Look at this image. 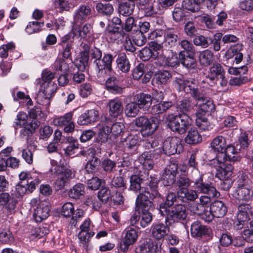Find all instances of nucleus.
I'll return each instance as SVG.
<instances>
[{
    "instance_id": "obj_12",
    "label": "nucleus",
    "mask_w": 253,
    "mask_h": 253,
    "mask_svg": "<svg viewBox=\"0 0 253 253\" xmlns=\"http://www.w3.org/2000/svg\"><path fill=\"white\" fill-rule=\"evenodd\" d=\"M179 40L176 29L172 28H166L164 31V40L162 46L167 49L174 47L177 45Z\"/></svg>"
},
{
    "instance_id": "obj_11",
    "label": "nucleus",
    "mask_w": 253,
    "mask_h": 253,
    "mask_svg": "<svg viewBox=\"0 0 253 253\" xmlns=\"http://www.w3.org/2000/svg\"><path fill=\"white\" fill-rule=\"evenodd\" d=\"M75 36L74 33H70L61 39V42L59 45L62 47L60 52L64 58H71L72 50L74 45Z\"/></svg>"
},
{
    "instance_id": "obj_18",
    "label": "nucleus",
    "mask_w": 253,
    "mask_h": 253,
    "mask_svg": "<svg viewBox=\"0 0 253 253\" xmlns=\"http://www.w3.org/2000/svg\"><path fill=\"white\" fill-rule=\"evenodd\" d=\"M58 167L55 168L53 169H51L52 173L58 174V180H56V184L60 189L63 188L68 180L73 178L74 174L70 169H65L63 171L58 172Z\"/></svg>"
},
{
    "instance_id": "obj_39",
    "label": "nucleus",
    "mask_w": 253,
    "mask_h": 253,
    "mask_svg": "<svg viewBox=\"0 0 253 253\" xmlns=\"http://www.w3.org/2000/svg\"><path fill=\"white\" fill-rule=\"evenodd\" d=\"M143 179L138 175H132L130 177V185L128 190L135 193L140 192L143 188L141 187V183Z\"/></svg>"
},
{
    "instance_id": "obj_38",
    "label": "nucleus",
    "mask_w": 253,
    "mask_h": 253,
    "mask_svg": "<svg viewBox=\"0 0 253 253\" xmlns=\"http://www.w3.org/2000/svg\"><path fill=\"white\" fill-rule=\"evenodd\" d=\"M189 93H190L192 97L197 101V103L201 102H204L206 100L207 96L199 88L196 82L193 84L191 87H190Z\"/></svg>"
},
{
    "instance_id": "obj_22",
    "label": "nucleus",
    "mask_w": 253,
    "mask_h": 253,
    "mask_svg": "<svg viewBox=\"0 0 253 253\" xmlns=\"http://www.w3.org/2000/svg\"><path fill=\"white\" fill-rule=\"evenodd\" d=\"M108 106L110 115L113 118L119 116L123 112L122 101L118 98L110 100L108 103Z\"/></svg>"
},
{
    "instance_id": "obj_58",
    "label": "nucleus",
    "mask_w": 253,
    "mask_h": 253,
    "mask_svg": "<svg viewBox=\"0 0 253 253\" xmlns=\"http://www.w3.org/2000/svg\"><path fill=\"white\" fill-rule=\"evenodd\" d=\"M44 22L37 21L30 22L26 28V31L29 34L39 32L42 30L41 28L43 26Z\"/></svg>"
},
{
    "instance_id": "obj_52",
    "label": "nucleus",
    "mask_w": 253,
    "mask_h": 253,
    "mask_svg": "<svg viewBox=\"0 0 253 253\" xmlns=\"http://www.w3.org/2000/svg\"><path fill=\"white\" fill-rule=\"evenodd\" d=\"M158 56V53H155L150 47H145L139 50V56L144 61L149 60L151 58H156Z\"/></svg>"
},
{
    "instance_id": "obj_7",
    "label": "nucleus",
    "mask_w": 253,
    "mask_h": 253,
    "mask_svg": "<svg viewBox=\"0 0 253 253\" xmlns=\"http://www.w3.org/2000/svg\"><path fill=\"white\" fill-rule=\"evenodd\" d=\"M181 139L177 137H169L163 143L161 148L162 153L167 155H172L180 153L183 150Z\"/></svg>"
},
{
    "instance_id": "obj_20",
    "label": "nucleus",
    "mask_w": 253,
    "mask_h": 253,
    "mask_svg": "<svg viewBox=\"0 0 253 253\" xmlns=\"http://www.w3.org/2000/svg\"><path fill=\"white\" fill-rule=\"evenodd\" d=\"M223 160L225 159L229 162H239L241 159V156L235 147L229 143L223 151Z\"/></svg>"
},
{
    "instance_id": "obj_54",
    "label": "nucleus",
    "mask_w": 253,
    "mask_h": 253,
    "mask_svg": "<svg viewBox=\"0 0 253 253\" xmlns=\"http://www.w3.org/2000/svg\"><path fill=\"white\" fill-rule=\"evenodd\" d=\"M72 117L73 113L69 112L64 116L54 118L53 122L55 126H64L72 121Z\"/></svg>"
},
{
    "instance_id": "obj_32",
    "label": "nucleus",
    "mask_w": 253,
    "mask_h": 253,
    "mask_svg": "<svg viewBox=\"0 0 253 253\" xmlns=\"http://www.w3.org/2000/svg\"><path fill=\"white\" fill-rule=\"evenodd\" d=\"M123 171V169H120L119 170L120 176H114L112 178L110 183L111 188H122L123 190L126 188V181L123 177L125 176V171Z\"/></svg>"
},
{
    "instance_id": "obj_17",
    "label": "nucleus",
    "mask_w": 253,
    "mask_h": 253,
    "mask_svg": "<svg viewBox=\"0 0 253 253\" xmlns=\"http://www.w3.org/2000/svg\"><path fill=\"white\" fill-rule=\"evenodd\" d=\"M137 237V232L135 229L131 228L126 230V235L120 243L121 251L123 252L127 251L129 247L136 242Z\"/></svg>"
},
{
    "instance_id": "obj_37",
    "label": "nucleus",
    "mask_w": 253,
    "mask_h": 253,
    "mask_svg": "<svg viewBox=\"0 0 253 253\" xmlns=\"http://www.w3.org/2000/svg\"><path fill=\"white\" fill-rule=\"evenodd\" d=\"M251 189V188L237 187L233 196L239 201L247 202L252 198Z\"/></svg>"
},
{
    "instance_id": "obj_56",
    "label": "nucleus",
    "mask_w": 253,
    "mask_h": 253,
    "mask_svg": "<svg viewBox=\"0 0 253 253\" xmlns=\"http://www.w3.org/2000/svg\"><path fill=\"white\" fill-rule=\"evenodd\" d=\"M111 133V128L106 125L101 126L99 128L98 137L101 142L107 141L109 135Z\"/></svg>"
},
{
    "instance_id": "obj_43",
    "label": "nucleus",
    "mask_w": 253,
    "mask_h": 253,
    "mask_svg": "<svg viewBox=\"0 0 253 253\" xmlns=\"http://www.w3.org/2000/svg\"><path fill=\"white\" fill-rule=\"evenodd\" d=\"M171 77V73L166 70L159 71L155 75L156 83L158 85L170 82Z\"/></svg>"
},
{
    "instance_id": "obj_25",
    "label": "nucleus",
    "mask_w": 253,
    "mask_h": 253,
    "mask_svg": "<svg viewBox=\"0 0 253 253\" xmlns=\"http://www.w3.org/2000/svg\"><path fill=\"white\" fill-rule=\"evenodd\" d=\"M17 202L18 200L12 193L10 195L9 193L3 192L0 194V205L6 206L10 210L15 208Z\"/></svg>"
},
{
    "instance_id": "obj_45",
    "label": "nucleus",
    "mask_w": 253,
    "mask_h": 253,
    "mask_svg": "<svg viewBox=\"0 0 253 253\" xmlns=\"http://www.w3.org/2000/svg\"><path fill=\"white\" fill-rule=\"evenodd\" d=\"M213 161L214 164H216L223 170L224 175L232 172L234 169V167L229 162L226 161L224 162V160H223V159L219 160V156L213 159Z\"/></svg>"
},
{
    "instance_id": "obj_23",
    "label": "nucleus",
    "mask_w": 253,
    "mask_h": 253,
    "mask_svg": "<svg viewBox=\"0 0 253 253\" xmlns=\"http://www.w3.org/2000/svg\"><path fill=\"white\" fill-rule=\"evenodd\" d=\"M228 143V140L224 136L218 135L212 140L211 146L213 151L219 153V155H223V151Z\"/></svg>"
},
{
    "instance_id": "obj_59",
    "label": "nucleus",
    "mask_w": 253,
    "mask_h": 253,
    "mask_svg": "<svg viewBox=\"0 0 253 253\" xmlns=\"http://www.w3.org/2000/svg\"><path fill=\"white\" fill-rule=\"evenodd\" d=\"M66 143L68 146L63 149L66 155H70L72 151L79 148V144L78 140L72 137L67 138Z\"/></svg>"
},
{
    "instance_id": "obj_64",
    "label": "nucleus",
    "mask_w": 253,
    "mask_h": 253,
    "mask_svg": "<svg viewBox=\"0 0 253 253\" xmlns=\"http://www.w3.org/2000/svg\"><path fill=\"white\" fill-rule=\"evenodd\" d=\"M125 125L122 122H116L111 126V133L115 137L121 136L123 133L125 129Z\"/></svg>"
},
{
    "instance_id": "obj_33",
    "label": "nucleus",
    "mask_w": 253,
    "mask_h": 253,
    "mask_svg": "<svg viewBox=\"0 0 253 253\" xmlns=\"http://www.w3.org/2000/svg\"><path fill=\"white\" fill-rule=\"evenodd\" d=\"M50 90L48 88L44 89L43 91H39L36 97L37 103L44 107L45 109L48 108L50 104V98L49 92Z\"/></svg>"
},
{
    "instance_id": "obj_34",
    "label": "nucleus",
    "mask_w": 253,
    "mask_h": 253,
    "mask_svg": "<svg viewBox=\"0 0 253 253\" xmlns=\"http://www.w3.org/2000/svg\"><path fill=\"white\" fill-rule=\"evenodd\" d=\"M135 102L140 109L145 106H150L152 104V97L150 94L144 93H140L134 96Z\"/></svg>"
},
{
    "instance_id": "obj_44",
    "label": "nucleus",
    "mask_w": 253,
    "mask_h": 253,
    "mask_svg": "<svg viewBox=\"0 0 253 253\" xmlns=\"http://www.w3.org/2000/svg\"><path fill=\"white\" fill-rule=\"evenodd\" d=\"M199 60L201 64L204 66H210L213 61V53L210 50H205L200 53Z\"/></svg>"
},
{
    "instance_id": "obj_9",
    "label": "nucleus",
    "mask_w": 253,
    "mask_h": 253,
    "mask_svg": "<svg viewBox=\"0 0 253 253\" xmlns=\"http://www.w3.org/2000/svg\"><path fill=\"white\" fill-rule=\"evenodd\" d=\"M157 198V197H152L150 192L145 189L144 191H142L137 195L136 200V206L142 211L151 210L154 206V199Z\"/></svg>"
},
{
    "instance_id": "obj_31",
    "label": "nucleus",
    "mask_w": 253,
    "mask_h": 253,
    "mask_svg": "<svg viewBox=\"0 0 253 253\" xmlns=\"http://www.w3.org/2000/svg\"><path fill=\"white\" fill-rule=\"evenodd\" d=\"M202 138L195 127H191L184 138L185 142L190 145H195L202 141Z\"/></svg>"
},
{
    "instance_id": "obj_51",
    "label": "nucleus",
    "mask_w": 253,
    "mask_h": 253,
    "mask_svg": "<svg viewBox=\"0 0 253 253\" xmlns=\"http://www.w3.org/2000/svg\"><path fill=\"white\" fill-rule=\"evenodd\" d=\"M101 164L103 170L107 173H114L116 170V162L109 158L104 159Z\"/></svg>"
},
{
    "instance_id": "obj_63",
    "label": "nucleus",
    "mask_w": 253,
    "mask_h": 253,
    "mask_svg": "<svg viewBox=\"0 0 253 253\" xmlns=\"http://www.w3.org/2000/svg\"><path fill=\"white\" fill-rule=\"evenodd\" d=\"M132 41L137 46H142L146 42L145 36L140 32L136 31L134 35L132 36Z\"/></svg>"
},
{
    "instance_id": "obj_53",
    "label": "nucleus",
    "mask_w": 253,
    "mask_h": 253,
    "mask_svg": "<svg viewBox=\"0 0 253 253\" xmlns=\"http://www.w3.org/2000/svg\"><path fill=\"white\" fill-rule=\"evenodd\" d=\"M97 197L102 204H106L111 198V191L106 186H102L98 192Z\"/></svg>"
},
{
    "instance_id": "obj_61",
    "label": "nucleus",
    "mask_w": 253,
    "mask_h": 253,
    "mask_svg": "<svg viewBox=\"0 0 253 253\" xmlns=\"http://www.w3.org/2000/svg\"><path fill=\"white\" fill-rule=\"evenodd\" d=\"M96 8L99 12L107 16L111 15L114 11L112 4L110 3H98L96 5Z\"/></svg>"
},
{
    "instance_id": "obj_19",
    "label": "nucleus",
    "mask_w": 253,
    "mask_h": 253,
    "mask_svg": "<svg viewBox=\"0 0 253 253\" xmlns=\"http://www.w3.org/2000/svg\"><path fill=\"white\" fill-rule=\"evenodd\" d=\"M197 104L192 102L188 98H184L178 102L177 104V111L179 114L189 115L195 111V107Z\"/></svg>"
},
{
    "instance_id": "obj_13",
    "label": "nucleus",
    "mask_w": 253,
    "mask_h": 253,
    "mask_svg": "<svg viewBox=\"0 0 253 253\" xmlns=\"http://www.w3.org/2000/svg\"><path fill=\"white\" fill-rule=\"evenodd\" d=\"M92 15L91 7L88 5L82 4L75 11L74 14L75 24H82L86 21Z\"/></svg>"
},
{
    "instance_id": "obj_8",
    "label": "nucleus",
    "mask_w": 253,
    "mask_h": 253,
    "mask_svg": "<svg viewBox=\"0 0 253 253\" xmlns=\"http://www.w3.org/2000/svg\"><path fill=\"white\" fill-rule=\"evenodd\" d=\"M150 210L135 212L130 219L131 225L135 226L137 228L141 227L145 228L147 226L152 220L153 215Z\"/></svg>"
},
{
    "instance_id": "obj_1",
    "label": "nucleus",
    "mask_w": 253,
    "mask_h": 253,
    "mask_svg": "<svg viewBox=\"0 0 253 253\" xmlns=\"http://www.w3.org/2000/svg\"><path fill=\"white\" fill-rule=\"evenodd\" d=\"M90 60L95 65L97 70L98 78L102 79L110 75L113 71L112 63L114 60L113 56L110 53H104L98 48L89 47Z\"/></svg>"
},
{
    "instance_id": "obj_60",
    "label": "nucleus",
    "mask_w": 253,
    "mask_h": 253,
    "mask_svg": "<svg viewBox=\"0 0 253 253\" xmlns=\"http://www.w3.org/2000/svg\"><path fill=\"white\" fill-rule=\"evenodd\" d=\"M178 44L183 50L184 54L195 53V48L193 44L189 41L186 40H180L178 42Z\"/></svg>"
},
{
    "instance_id": "obj_50",
    "label": "nucleus",
    "mask_w": 253,
    "mask_h": 253,
    "mask_svg": "<svg viewBox=\"0 0 253 253\" xmlns=\"http://www.w3.org/2000/svg\"><path fill=\"white\" fill-rule=\"evenodd\" d=\"M89 57V46L87 44H84L83 46V50L81 52V57L79 58L83 62V65L80 67L81 70H85L87 67Z\"/></svg>"
},
{
    "instance_id": "obj_14",
    "label": "nucleus",
    "mask_w": 253,
    "mask_h": 253,
    "mask_svg": "<svg viewBox=\"0 0 253 253\" xmlns=\"http://www.w3.org/2000/svg\"><path fill=\"white\" fill-rule=\"evenodd\" d=\"M99 119V112L95 109L86 110L78 118L77 123L79 125H88L96 122Z\"/></svg>"
},
{
    "instance_id": "obj_10",
    "label": "nucleus",
    "mask_w": 253,
    "mask_h": 253,
    "mask_svg": "<svg viewBox=\"0 0 253 253\" xmlns=\"http://www.w3.org/2000/svg\"><path fill=\"white\" fill-rule=\"evenodd\" d=\"M177 171V164L171 163L168 166L161 176V180L162 184L165 186H169L173 184H174Z\"/></svg>"
},
{
    "instance_id": "obj_36",
    "label": "nucleus",
    "mask_w": 253,
    "mask_h": 253,
    "mask_svg": "<svg viewBox=\"0 0 253 253\" xmlns=\"http://www.w3.org/2000/svg\"><path fill=\"white\" fill-rule=\"evenodd\" d=\"M162 154L161 148H157L155 149L150 150L149 151H145L141 154V159H147L151 160V161L157 163L158 160L161 157Z\"/></svg>"
},
{
    "instance_id": "obj_29",
    "label": "nucleus",
    "mask_w": 253,
    "mask_h": 253,
    "mask_svg": "<svg viewBox=\"0 0 253 253\" xmlns=\"http://www.w3.org/2000/svg\"><path fill=\"white\" fill-rule=\"evenodd\" d=\"M252 208L249 204H243L238 206V212L237 214L238 220L242 222L249 221L250 215L251 214Z\"/></svg>"
},
{
    "instance_id": "obj_49",
    "label": "nucleus",
    "mask_w": 253,
    "mask_h": 253,
    "mask_svg": "<svg viewBox=\"0 0 253 253\" xmlns=\"http://www.w3.org/2000/svg\"><path fill=\"white\" fill-rule=\"evenodd\" d=\"M140 108L135 101L126 104L125 108V113L128 117H135L139 113Z\"/></svg>"
},
{
    "instance_id": "obj_47",
    "label": "nucleus",
    "mask_w": 253,
    "mask_h": 253,
    "mask_svg": "<svg viewBox=\"0 0 253 253\" xmlns=\"http://www.w3.org/2000/svg\"><path fill=\"white\" fill-rule=\"evenodd\" d=\"M84 193V185L83 184L78 183L70 190L68 194L70 198L78 199L83 196Z\"/></svg>"
},
{
    "instance_id": "obj_40",
    "label": "nucleus",
    "mask_w": 253,
    "mask_h": 253,
    "mask_svg": "<svg viewBox=\"0 0 253 253\" xmlns=\"http://www.w3.org/2000/svg\"><path fill=\"white\" fill-rule=\"evenodd\" d=\"M116 62L118 68L123 72L126 73L129 71L130 64L125 53L118 54Z\"/></svg>"
},
{
    "instance_id": "obj_48",
    "label": "nucleus",
    "mask_w": 253,
    "mask_h": 253,
    "mask_svg": "<svg viewBox=\"0 0 253 253\" xmlns=\"http://www.w3.org/2000/svg\"><path fill=\"white\" fill-rule=\"evenodd\" d=\"M100 164V160L98 157L94 156L87 162L84 168L88 173H93Z\"/></svg>"
},
{
    "instance_id": "obj_46",
    "label": "nucleus",
    "mask_w": 253,
    "mask_h": 253,
    "mask_svg": "<svg viewBox=\"0 0 253 253\" xmlns=\"http://www.w3.org/2000/svg\"><path fill=\"white\" fill-rule=\"evenodd\" d=\"M135 7V3L130 2H121L119 6V12L125 16H127L131 15L134 10Z\"/></svg>"
},
{
    "instance_id": "obj_21",
    "label": "nucleus",
    "mask_w": 253,
    "mask_h": 253,
    "mask_svg": "<svg viewBox=\"0 0 253 253\" xmlns=\"http://www.w3.org/2000/svg\"><path fill=\"white\" fill-rule=\"evenodd\" d=\"M211 211L216 218L223 217L227 212V208L221 201L215 200L210 206Z\"/></svg>"
},
{
    "instance_id": "obj_2",
    "label": "nucleus",
    "mask_w": 253,
    "mask_h": 253,
    "mask_svg": "<svg viewBox=\"0 0 253 253\" xmlns=\"http://www.w3.org/2000/svg\"><path fill=\"white\" fill-rule=\"evenodd\" d=\"M192 183V187L194 188L192 190L196 193V195L194 194L195 196L192 199H189L190 201L197 199L198 198V193L208 195L212 197H217L220 195L212 183L204 179V175L201 174L197 169L193 171Z\"/></svg>"
},
{
    "instance_id": "obj_42",
    "label": "nucleus",
    "mask_w": 253,
    "mask_h": 253,
    "mask_svg": "<svg viewBox=\"0 0 253 253\" xmlns=\"http://www.w3.org/2000/svg\"><path fill=\"white\" fill-rule=\"evenodd\" d=\"M138 142L139 140L136 136L129 135L125 140L124 145L126 151L134 153L138 148Z\"/></svg>"
},
{
    "instance_id": "obj_4",
    "label": "nucleus",
    "mask_w": 253,
    "mask_h": 253,
    "mask_svg": "<svg viewBox=\"0 0 253 253\" xmlns=\"http://www.w3.org/2000/svg\"><path fill=\"white\" fill-rule=\"evenodd\" d=\"M192 124V119L188 115L179 114L169 117L168 126L173 132L179 134L185 133Z\"/></svg>"
},
{
    "instance_id": "obj_35",
    "label": "nucleus",
    "mask_w": 253,
    "mask_h": 253,
    "mask_svg": "<svg viewBox=\"0 0 253 253\" xmlns=\"http://www.w3.org/2000/svg\"><path fill=\"white\" fill-rule=\"evenodd\" d=\"M173 105L171 101H163L154 105L151 109L152 115H159L166 112Z\"/></svg>"
},
{
    "instance_id": "obj_15",
    "label": "nucleus",
    "mask_w": 253,
    "mask_h": 253,
    "mask_svg": "<svg viewBox=\"0 0 253 253\" xmlns=\"http://www.w3.org/2000/svg\"><path fill=\"white\" fill-rule=\"evenodd\" d=\"M195 53L184 54V51L178 53L179 60L182 66L187 70H197V62L194 57Z\"/></svg>"
},
{
    "instance_id": "obj_28",
    "label": "nucleus",
    "mask_w": 253,
    "mask_h": 253,
    "mask_svg": "<svg viewBox=\"0 0 253 253\" xmlns=\"http://www.w3.org/2000/svg\"><path fill=\"white\" fill-rule=\"evenodd\" d=\"M40 122L38 120L32 121L27 124L20 130V134L21 137L25 138L27 141L35 132L36 129L39 126Z\"/></svg>"
},
{
    "instance_id": "obj_5",
    "label": "nucleus",
    "mask_w": 253,
    "mask_h": 253,
    "mask_svg": "<svg viewBox=\"0 0 253 253\" xmlns=\"http://www.w3.org/2000/svg\"><path fill=\"white\" fill-rule=\"evenodd\" d=\"M192 183V176L190 179L187 175L182 174L178 175L175 180L174 186L178 189L177 192V196L183 200L189 201L194 198L196 193L189 189V187Z\"/></svg>"
},
{
    "instance_id": "obj_24",
    "label": "nucleus",
    "mask_w": 253,
    "mask_h": 253,
    "mask_svg": "<svg viewBox=\"0 0 253 253\" xmlns=\"http://www.w3.org/2000/svg\"><path fill=\"white\" fill-rule=\"evenodd\" d=\"M195 82H196L195 79L185 80L181 75L175 77L173 81V83L177 89L179 91H183L186 93H189L190 87H191V85Z\"/></svg>"
},
{
    "instance_id": "obj_41",
    "label": "nucleus",
    "mask_w": 253,
    "mask_h": 253,
    "mask_svg": "<svg viewBox=\"0 0 253 253\" xmlns=\"http://www.w3.org/2000/svg\"><path fill=\"white\" fill-rule=\"evenodd\" d=\"M204 0H183L182 7L193 12H198L200 9V4Z\"/></svg>"
},
{
    "instance_id": "obj_26",
    "label": "nucleus",
    "mask_w": 253,
    "mask_h": 253,
    "mask_svg": "<svg viewBox=\"0 0 253 253\" xmlns=\"http://www.w3.org/2000/svg\"><path fill=\"white\" fill-rule=\"evenodd\" d=\"M191 234L195 238L202 237L208 234L209 228L200 221H194L191 225Z\"/></svg>"
},
{
    "instance_id": "obj_62",
    "label": "nucleus",
    "mask_w": 253,
    "mask_h": 253,
    "mask_svg": "<svg viewBox=\"0 0 253 253\" xmlns=\"http://www.w3.org/2000/svg\"><path fill=\"white\" fill-rule=\"evenodd\" d=\"M14 240L11 232L8 229H3L0 232V242L3 244H10Z\"/></svg>"
},
{
    "instance_id": "obj_6",
    "label": "nucleus",
    "mask_w": 253,
    "mask_h": 253,
    "mask_svg": "<svg viewBox=\"0 0 253 253\" xmlns=\"http://www.w3.org/2000/svg\"><path fill=\"white\" fill-rule=\"evenodd\" d=\"M135 126L140 128V132L143 136L152 135L158 127V121L154 117L149 119L142 116L134 120Z\"/></svg>"
},
{
    "instance_id": "obj_30",
    "label": "nucleus",
    "mask_w": 253,
    "mask_h": 253,
    "mask_svg": "<svg viewBox=\"0 0 253 253\" xmlns=\"http://www.w3.org/2000/svg\"><path fill=\"white\" fill-rule=\"evenodd\" d=\"M153 250L158 253L159 247L155 245L154 242L150 239H146L138 248L136 249L137 253H148L153 252Z\"/></svg>"
},
{
    "instance_id": "obj_57",
    "label": "nucleus",
    "mask_w": 253,
    "mask_h": 253,
    "mask_svg": "<svg viewBox=\"0 0 253 253\" xmlns=\"http://www.w3.org/2000/svg\"><path fill=\"white\" fill-rule=\"evenodd\" d=\"M182 6H175L172 11L173 19L175 22H180L187 16V11Z\"/></svg>"
},
{
    "instance_id": "obj_27",
    "label": "nucleus",
    "mask_w": 253,
    "mask_h": 253,
    "mask_svg": "<svg viewBox=\"0 0 253 253\" xmlns=\"http://www.w3.org/2000/svg\"><path fill=\"white\" fill-rule=\"evenodd\" d=\"M169 232V227L167 224H156L152 227V235L157 240L163 239Z\"/></svg>"
},
{
    "instance_id": "obj_16",
    "label": "nucleus",
    "mask_w": 253,
    "mask_h": 253,
    "mask_svg": "<svg viewBox=\"0 0 253 253\" xmlns=\"http://www.w3.org/2000/svg\"><path fill=\"white\" fill-rule=\"evenodd\" d=\"M50 209L49 204L46 201L40 202L37 208L34 209L33 216L37 222H41L46 219L49 215Z\"/></svg>"
},
{
    "instance_id": "obj_3",
    "label": "nucleus",
    "mask_w": 253,
    "mask_h": 253,
    "mask_svg": "<svg viewBox=\"0 0 253 253\" xmlns=\"http://www.w3.org/2000/svg\"><path fill=\"white\" fill-rule=\"evenodd\" d=\"M159 213L163 216H166V221L178 222L186 219L187 213L186 207L183 205L177 204L169 210L165 204L159 205Z\"/></svg>"
},
{
    "instance_id": "obj_55",
    "label": "nucleus",
    "mask_w": 253,
    "mask_h": 253,
    "mask_svg": "<svg viewBox=\"0 0 253 253\" xmlns=\"http://www.w3.org/2000/svg\"><path fill=\"white\" fill-rule=\"evenodd\" d=\"M253 185L252 180L246 174L242 173L238 180V187L252 188Z\"/></svg>"
}]
</instances>
